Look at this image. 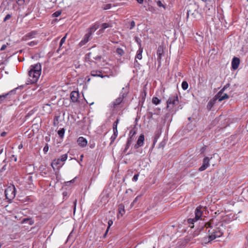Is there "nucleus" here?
Here are the masks:
<instances>
[{
  "label": "nucleus",
  "instance_id": "nucleus-28",
  "mask_svg": "<svg viewBox=\"0 0 248 248\" xmlns=\"http://www.w3.org/2000/svg\"><path fill=\"white\" fill-rule=\"evenodd\" d=\"M64 133L65 129L64 128H61L60 130L58 131V134L59 136L61 138H63V137H64Z\"/></svg>",
  "mask_w": 248,
  "mask_h": 248
},
{
  "label": "nucleus",
  "instance_id": "nucleus-30",
  "mask_svg": "<svg viewBox=\"0 0 248 248\" xmlns=\"http://www.w3.org/2000/svg\"><path fill=\"white\" fill-rule=\"evenodd\" d=\"M29 0H16V3L19 6L23 5L25 3H28Z\"/></svg>",
  "mask_w": 248,
  "mask_h": 248
},
{
  "label": "nucleus",
  "instance_id": "nucleus-13",
  "mask_svg": "<svg viewBox=\"0 0 248 248\" xmlns=\"http://www.w3.org/2000/svg\"><path fill=\"white\" fill-rule=\"evenodd\" d=\"M240 64V59L234 57L232 61V68L236 70L238 68Z\"/></svg>",
  "mask_w": 248,
  "mask_h": 248
},
{
  "label": "nucleus",
  "instance_id": "nucleus-43",
  "mask_svg": "<svg viewBox=\"0 0 248 248\" xmlns=\"http://www.w3.org/2000/svg\"><path fill=\"white\" fill-rule=\"evenodd\" d=\"M229 96L227 93H223V97H220L221 100L229 98Z\"/></svg>",
  "mask_w": 248,
  "mask_h": 248
},
{
  "label": "nucleus",
  "instance_id": "nucleus-16",
  "mask_svg": "<svg viewBox=\"0 0 248 248\" xmlns=\"http://www.w3.org/2000/svg\"><path fill=\"white\" fill-rule=\"evenodd\" d=\"M79 93L78 91H72L70 93V98L73 102H77L78 100Z\"/></svg>",
  "mask_w": 248,
  "mask_h": 248
},
{
  "label": "nucleus",
  "instance_id": "nucleus-19",
  "mask_svg": "<svg viewBox=\"0 0 248 248\" xmlns=\"http://www.w3.org/2000/svg\"><path fill=\"white\" fill-rule=\"evenodd\" d=\"M143 51V48H139V49L138 50L137 52V54L135 57V64L136 65L137 64H139L138 61L136 60L137 59L139 60H141L142 58V53Z\"/></svg>",
  "mask_w": 248,
  "mask_h": 248
},
{
  "label": "nucleus",
  "instance_id": "nucleus-54",
  "mask_svg": "<svg viewBox=\"0 0 248 248\" xmlns=\"http://www.w3.org/2000/svg\"><path fill=\"white\" fill-rule=\"evenodd\" d=\"M6 47H7V46H6V45L4 44V45H3L1 47V48H0V50L1 51L4 50L6 49Z\"/></svg>",
  "mask_w": 248,
  "mask_h": 248
},
{
  "label": "nucleus",
  "instance_id": "nucleus-61",
  "mask_svg": "<svg viewBox=\"0 0 248 248\" xmlns=\"http://www.w3.org/2000/svg\"><path fill=\"white\" fill-rule=\"evenodd\" d=\"M22 147H23V145H22V144H20V145L18 146V148L19 149H21Z\"/></svg>",
  "mask_w": 248,
  "mask_h": 248
},
{
  "label": "nucleus",
  "instance_id": "nucleus-6",
  "mask_svg": "<svg viewBox=\"0 0 248 248\" xmlns=\"http://www.w3.org/2000/svg\"><path fill=\"white\" fill-rule=\"evenodd\" d=\"M128 93V91H126L124 88H123L122 91L120 93L119 96L112 102L113 107L115 108L118 107L123 101Z\"/></svg>",
  "mask_w": 248,
  "mask_h": 248
},
{
  "label": "nucleus",
  "instance_id": "nucleus-35",
  "mask_svg": "<svg viewBox=\"0 0 248 248\" xmlns=\"http://www.w3.org/2000/svg\"><path fill=\"white\" fill-rule=\"evenodd\" d=\"M101 58H102V57H101V55L99 54V55H95V53L93 51V56H92V58L93 59H94L95 60H100Z\"/></svg>",
  "mask_w": 248,
  "mask_h": 248
},
{
  "label": "nucleus",
  "instance_id": "nucleus-34",
  "mask_svg": "<svg viewBox=\"0 0 248 248\" xmlns=\"http://www.w3.org/2000/svg\"><path fill=\"white\" fill-rule=\"evenodd\" d=\"M136 132V130L135 129V128L132 129L129 132V136L134 138Z\"/></svg>",
  "mask_w": 248,
  "mask_h": 248
},
{
  "label": "nucleus",
  "instance_id": "nucleus-55",
  "mask_svg": "<svg viewBox=\"0 0 248 248\" xmlns=\"http://www.w3.org/2000/svg\"><path fill=\"white\" fill-rule=\"evenodd\" d=\"M113 135H115L116 136H118V130L117 129L113 130Z\"/></svg>",
  "mask_w": 248,
  "mask_h": 248
},
{
  "label": "nucleus",
  "instance_id": "nucleus-9",
  "mask_svg": "<svg viewBox=\"0 0 248 248\" xmlns=\"http://www.w3.org/2000/svg\"><path fill=\"white\" fill-rule=\"evenodd\" d=\"M212 158V157H205L203 159L202 165L199 168V171H202L208 168L210 166V160Z\"/></svg>",
  "mask_w": 248,
  "mask_h": 248
},
{
  "label": "nucleus",
  "instance_id": "nucleus-25",
  "mask_svg": "<svg viewBox=\"0 0 248 248\" xmlns=\"http://www.w3.org/2000/svg\"><path fill=\"white\" fill-rule=\"evenodd\" d=\"M195 219V217L193 218H189L187 219V222L189 225V227H190L191 228L194 227V223L197 221V220Z\"/></svg>",
  "mask_w": 248,
  "mask_h": 248
},
{
  "label": "nucleus",
  "instance_id": "nucleus-11",
  "mask_svg": "<svg viewBox=\"0 0 248 248\" xmlns=\"http://www.w3.org/2000/svg\"><path fill=\"white\" fill-rule=\"evenodd\" d=\"M230 86V84L228 83L226 84L223 88L215 96V98L218 100V101L221 102L222 100H221L220 97H223V93L224 91L228 88Z\"/></svg>",
  "mask_w": 248,
  "mask_h": 248
},
{
  "label": "nucleus",
  "instance_id": "nucleus-31",
  "mask_svg": "<svg viewBox=\"0 0 248 248\" xmlns=\"http://www.w3.org/2000/svg\"><path fill=\"white\" fill-rule=\"evenodd\" d=\"M116 52L118 55H119L120 56H123L124 53V50L120 47L117 48Z\"/></svg>",
  "mask_w": 248,
  "mask_h": 248
},
{
  "label": "nucleus",
  "instance_id": "nucleus-42",
  "mask_svg": "<svg viewBox=\"0 0 248 248\" xmlns=\"http://www.w3.org/2000/svg\"><path fill=\"white\" fill-rule=\"evenodd\" d=\"M131 144L130 143H129L128 142H126V145H125V148H124V153H126V151L128 150V149L129 148L130 146L131 145Z\"/></svg>",
  "mask_w": 248,
  "mask_h": 248
},
{
  "label": "nucleus",
  "instance_id": "nucleus-8",
  "mask_svg": "<svg viewBox=\"0 0 248 248\" xmlns=\"http://www.w3.org/2000/svg\"><path fill=\"white\" fill-rule=\"evenodd\" d=\"M206 211V207L199 206H198L195 211V220H199L201 219V217L202 216L203 211Z\"/></svg>",
  "mask_w": 248,
  "mask_h": 248
},
{
  "label": "nucleus",
  "instance_id": "nucleus-52",
  "mask_svg": "<svg viewBox=\"0 0 248 248\" xmlns=\"http://www.w3.org/2000/svg\"><path fill=\"white\" fill-rule=\"evenodd\" d=\"M199 232H200V231H195L194 232L193 234H192V236L193 237H196L198 235H199Z\"/></svg>",
  "mask_w": 248,
  "mask_h": 248
},
{
  "label": "nucleus",
  "instance_id": "nucleus-36",
  "mask_svg": "<svg viewBox=\"0 0 248 248\" xmlns=\"http://www.w3.org/2000/svg\"><path fill=\"white\" fill-rule=\"evenodd\" d=\"M62 12L61 11H57L55 12H54L53 14H52V16L54 17H58L59 16L61 15Z\"/></svg>",
  "mask_w": 248,
  "mask_h": 248
},
{
  "label": "nucleus",
  "instance_id": "nucleus-26",
  "mask_svg": "<svg viewBox=\"0 0 248 248\" xmlns=\"http://www.w3.org/2000/svg\"><path fill=\"white\" fill-rule=\"evenodd\" d=\"M23 222L28 223L30 225L34 224V221L31 218H24L23 220Z\"/></svg>",
  "mask_w": 248,
  "mask_h": 248
},
{
  "label": "nucleus",
  "instance_id": "nucleus-50",
  "mask_svg": "<svg viewBox=\"0 0 248 248\" xmlns=\"http://www.w3.org/2000/svg\"><path fill=\"white\" fill-rule=\"evenodd\" d=\"M111 7V4H107L105 5V7H104V9L105 10H108L110 9Z\"/></svg>",
  "mask_w": 248,
  "mask_h": 248
},
{
  "label": "nucleus",
  "instance_id": "nucleus-7",
  "mask_svg": "<svg viewBox=\"0 0 248 248\" xmlns=\"http://www.w3.org/2000/svg\"><path fill=\"white\" fill-rule=\"evenodd\" d=\"M6 198L8 200H13L16 196V188L15 187H9L5 190Z\"/></svg>",
  "mask_w": 248,
  "mask_h": 248
},
{
  "label": "nucleus",
  "instance_id": "nucleus-62",
  "mask_svg": "<svg viewBox=\"0 0 248 248\" xmlns=\"http://www.w3.org/2000/svg\"><path fill=\"white\" fill-rule=\"evenodd\" d=\"M75 179H76V178H75L74 179L72 180L71 181L68 182V183H73L75 181Z\"/></svg>",
  "mask_w": 248,
  "mask_h": 248
},
{
  "label": "nucleus",
  "instance_id": "nucleus-40",
  "mask_svg": "<svg viewBox=\"0 0 248 248\" xmlns=\"http://www.w3.org/2000/svg\"><path fill=\"white\" fill-rule=\"evenodd\" d=\"M102 29L101 30L102 31L104 30L105 29L108 28L109 27V25L108 23H103L102 24Z\"/></svg>",
  "mask_w": 248,
  "mask_h": 248
},
{
  "label": "nucleus",
  "instance_id": "nucleus-60",
  "mask_svg": "<svg viewBox=\"0 0 248 248\" xmlns=\"http://www.w3.org/2000/svg\"><path fill=\"white\" fill-rule=\"evenodd\" d=\"M138 196H137L133 201V202H136L138 200Z\"/></svg>",
  "mask_w": 248,
  "mask_h": 248
},
{
  "label": "nucleus",
  "instance_id": "nucleus-18",
  "mask_svg": "<svg viewBox=\"0 0 248 248\" xmlns=\"http://www.w3.org/2000/svg\"><path fill=\"white\" fill-rule=\"evenodd\" d=\"M163 49L161 46H159L157 50V60L159 62V65L161 64V61L162 58V56L163 54Z\"/></svg>",
  "mask_w": 248,
  "mask_h": 248
},
{
  "label": "nucleus",
  "instance_id": "nucleus-21",
  "mask_svg": "<svg viewBox=\"0 0 248 248\" xmlns=\"http://www.w3.org/2000/svg\"><path fill=\"white\" fill-rule=\"evenodd\" d=\"M99 27V24L98 23H95L94 25L92 26L88 30L87 33H91V35H92L93 33Z\"/></svg>",
  "mask_w": 248,
  "mask_h": 248
},
{
  "label": "nucleus",
  "instance_id": "nucleus-2",
  "mask_svg": "<svg viewBox=\"0 0 248 248\" xmlns=\"http://www.w3.org/2000/svg\"><path fill=\"white\" fill-rule=\"evenodd\" d=\"M41 64L39 62L30 66L28 75L31 84H34L37 82L41 75Z\"/></svg>",
  "mask_w": 248,
  "mask_h": 248
},
{
  "label": "nucleus",
  "instance_id": "nucleus-49",
  "mask_svg": "<svg viewBox=\"0 0 248 248\" xmlns=\"http://www.w3.org/2000/svg\"><path fill=\"white\" fill-rule=\"evenodd\" d=\"M206 147L207 146L204 145L201 148L200 151L202 154L205 152L206 150Z\"/></svg>",
  "mask_w": 248,
  "mask_h": 248
},
{
  "label": "nucleus",
  "instance_id": "nucleus-22",
  "mask_svg": "<svg viewBox=\"0 0 248 248\" xmlns=\"http://www.w3.org/2000/svg\"><path fill=\"white\" fill-rule=\"evenodd\" d=\"M118 211L119 215H118V217H119V215L123 216L125 214L124 206L123 204L121 203L118 205Z\"/></svg>",
  "mask_w": 248,
  "mask_h": 248
},
{
  "label": "nucleus",
  "instance_id": "nucleus-51",
  "mask_svg": "<svg viewBox=\"0 0 248 248\" xmlns=\"http://www.w3.org/2000/svg\"><path fill=\"white\" fill-rule=\"evenodd\" d=\"M11 17V16L10 14L7 15L5 18H4L3 21L5 22L7 21V20H9Z\"/></svg>",
  "mask_w": 248,
  "mask_h": 248
},
{
  "label": "nucleus",
  "instance_id": "nucleus-15",
  "mask_svg": "<svg viewBox=\"0 0 248 248\" xmlns=\"http://www.w3.org/2000/svg\"><path fill=\"white\" fill-rule=\"evenodd\" d=\"M77 142L81 147H85L87 144V140L83 137H79L77 140Z\"/></svg>",
  "mask_w": 248,
  "mask_h": 248
},
{
  "label": "nucleus",
  "instance_id": "nucleus-27",
  "mask_svg": "<svg viewBox=\"0 0 248 248\" xmlns=\"http://www.w3.org/2000/svg\"><path fill=\"white\" fill-rule=\"evenodd\" d=\"M59 119L60 116H55L53 119V125L54 126H57L58 125L59 123Z\"/></svg>",
  "mask_w": 248,
  "mask_h": 248
},
{
  "label": "nucleus",
  "instance_id": "nucleus-1",
  "mask_svg": "<svg viewBox=\"0 0 248 248\" xmlns=\"http://www.w3.org/2000/svg\"><path fill=\"white\" fill-rule=\"evenodd\" d=\"M205 227L208 233V242L221 237L223 234V227L222 224L219 225H212L210 222H207L205 224Z\"/></svg>",
  "mask_w": 248,
  "mask_h": 248
},
{
  "label": "nucleus",
  "instance_id": "nucleus-37",
  "mask_svg": "<svg viewBox=\"0 0 248 248\" xmlns=\"http://www.w3.org/2000/svg\"><path fill=\"white\" fill-rule=\"evenodd\" d=\"M157 5L159 7H163L164 9H166V6L162 3L160 0H157L156 1Z\"/></svg>",
  "mask_w": 248,
  "mask_h": 248
},
{
  "label": "nucleus",
  "instance_id": "nucleus-45",
  "mask_svg": "<svg viewBox=\"0 0 248 248\" xmlns=\"http://www.w3.org/2000/svg\"><path fill=\"white\" fill-rule=\"evenodd\" d=\"M117 137V136H116L115 135H114L113 134L112 135V136L110 137V143H112V142H113L114 141V140L116 139Z\"/></svg>",
  "mask_w": 248,
  "mask_h": 248
},
{
  "label": "nucleus",
  "instance_id": "nucleus-48",
  "mask_svg": "<svg viewBox=\"0 0 248 248\" xmlns=\"http://www.w3.org/2000/svg\"><path fill=\"white\" fill-rule=\"evenodd\" d=\"M135 26V22L134 21H132L131 22H130V27L129 28V29L130 30H132V29H133Z\"/></svg>",
  "mask_w": 248,
  "mask_h": 248
},
{
  "label": "nucleus",
  "instance_id": "nucleus-17",
  "mask_svg": "<svg viewBox=\"0 0 248 248\" xmlns=\"http://www.w3.org/2000/svg\"><path fill=\"white\" fill-rule=\"evenodd\" d=\"M91 75L93 77H98L102 78L106 77H108L107 75H103L102 71L100 70H93L91 72Z\"/></svg>",
  "mask_w": 248,
  "mask_h": 248
},
{
  "label": "nucleus",
  "instance_id": "nucleus-39",
  "mask_svg": "<svg viewBox=\"0 0 248 248\" xmlns=\"http://www.w3.org/2000/svg\"><path fill=\"white\" fill-rule=\"evenodd\" d=\"M67 34H66L64 36H63L61 40L60 43V47H61L62 44L65 42Z\"/></svg>",
  "mask_w": 248,
  "mask_h": 248
},
{
  "label": "nucleus",
  "instance_id": "nucleus-57",
  "mask_svg": "<svg viewBox=\"0 0 248 248\" xmlns=\"http://www.w3.org/2000/svg\"><path fill=\"white\" fill-rule=\"evenodd\" d=\"M120 122V118H117L116 120L114 122L116 124H118Z\"/></svg>",
  "mask_w": 248,
  "mask_h": 248
},
{
  "label": "nucleus",
  "instance_id": "nucleus-53",
  "mask_svg": "<svg viewBox=\"0 0 248 248\" xmlns=\"http://www.w3.org/2000/svg\"><path fill=\"white\" fill-rule=\"evenodd\" d=\"M113 224V221L112 220H109L108 221V230L110 227Z\"/></svg>",
  "mask_w": 248,
  "mask_h": 248
},
{
  "label": "nucleus",
  "instance_id": "nucleus-12",
  "mask_svg": "<svg viewBox=\"0 0 248 248\" xmlns=\"http://www.w3.org/2000/svg\"><path fill=\"white\" fill-rule=\"evenodd\" d=\"M92 35H91V33H87L85 34L83 38L80 41V42L79 43V46H81L84 45H85L86 43H87L90 40L91 37Z\"/></svg>",
  "mask_w": 248,
  "mask_h": 248
},
{
  "label": "nucleus",
  "instance_id": "nucleus-33",
  "mask_svg": "<svg viewBox=\"0 0 248 248\" xmlns=\"http://www.w3.org/2000/svg\"><path fill=\"white\" fill-rule=\"evenodd\" d=\"M188 87L187 82L186 81H184L182 83V88L184 90H186Z\"/></svg>",
  "mask_w": 248,
  "mask_h": 248
},
{
  "label": "nucleus",
  "instance_id": "nucleus-32",
  "mask_svg": "<svg viewBox=\"0 0 248 248\" xmlns=\"http://www.w3.org/2000/svg\"><path fill=\"white\" fill-rule=\"evenodd\" d=\"M135 42L138 44L139 48H142L141 47V41L140 38L137 36L135 37Z\"/></svg>",
  "mask_w": 248,
  "mask_h": 248
},
{
  "label": "nucleus",
  "instance_id": "nucleus-41",
  "mask_svg": "<svg viewBox=\"0 0 248 248\" xmlns=\"http://www.w3.org/2000/svg\"><path fill=\"white\" fill-rule=\"evenodd\" d=\"M48 149H49L48 145L47 144H46V145L43 148V152H44V154H46V153L48 151Z\"/></svg>",
  "mask_w": 248,
  "mask_h": 248
},
{
  "label": "nucleus",
  "instance_id": "nucleus-46",
  "mask_svg": "<svg viewBox=\"0 0 248 248\" xmlns=\"http://www.w3.org/2000/svg\"><path fill=\"white\" fill-rule=\"evenodd\" d=\"M77 200L76 199L74 202H73V210H74V213L75 214L76 210V205H77Z\"/></svg>",
  "mask_w": 248,
  "mask_h": 248
},
{
  "label": "nucleus",
  "instance_id": "nucleus-47",
  "mask_svg": "<svg viewBox=\"0 0 248 248\" xmlns=\"http://www.w3.org/2000/svg\"><path fill=\"white\" fill-rule=\"evenodd\" d=\"M139 176V174H135L132 178V181L134 182H136L138 179Z\"/></svg>",
  "mask_w": 248,
  "mask_h": 248
},
{
  "label": "nucleus",
  "instance_id": "nucleus-58",
  "mask_svg": "<svg viewBox=\"0 0 248 248\" xmlns=\"http://www.w3.org/2000/svg\"><path fill=\"white\" fill-rule=\"evenodd\" d=\"M136 0L140 4H142L143 3V0Z\"/></svg>",
  "mask_w": 248,
  "mask_h": 248
},
{
  "label": "nucleus",
  "instance_id": "nucleus-20",
  "mask_svg": "<svg viewBox=\"0 0 248 248\" xmlns=\"http://www.w3.org/2000/svg\"><path fill=\"white\" fill-rule=\"evenodd\" d=\"M217 100V99L215 96L213 98L211 99L207 104V108L208 110H211L216 104Z\"/></svg>",
  "mask_w": 248,
  "mask_h": 248
},
{
  "label": "nucleus",
  "instance_id": "nucleus-38",
  "mask_svg": "<svg viewBox=\"0 0 248 248\" xmlns=\"http://www.w3.org/2000/svg\"><path fill=\"white\" fill-rule=\"evenodd\" d=\"M38 43V42L37 41H32L30 42H29L27 44H28V45H29L30 46H34L37 45Z\"/></svg>",
  "mask_w": 248,
  "mask_h": 248
},
{
  "label": "nucleus",
  "instance_id": "nucleus-64",
  "mask_svg": "<svg viewBox=\"0 0 248 248\" xmlns=\"http://www.w3.org/2000/svg\"><path fill=\"white\" fill-rule=\"evenodd\" d=\"M108 229H107V230H106V232H105V234H104V236H105L107 235V233H108Z\"/></svg>",
  "mask_w": 248,
  "mask_h": 248
},
{
  "label": "nucleus",
  "instance_id": "nucleus-4",
  "mask_svg": "<svg viewBox=\"0 0 248 248\" xmlns=\"http://www.w3.org/2000/svg\"><path fill=\"white\" fill-rule=\"evenodd\" d=\"M206 3L204 10L207 16H211L215 14L216 3L214 0H202Z\"/></svg>",
  "mask_w": 248,
  "mask_h": 248
},
{
  "label": "nucleus",
  "instance_id": "nucleus-44",
  "mask_svg": "<svg viewBox=\"0 0 248 248\" xmlns=\"http://www.w3.org/2000/svg\"><path fill=\"white\" fill-rule=\"evenodd\" d=\"M134 140V138H132V137L128 136V138L127 140V142L131 144Z\"/></svg>",
  "mask_w": 248,
  "mask_h": 248
},
{
  "label": "nucleus",
  "instance_id": "nucleus-3",
  "mask_svg": "<svg viewBox=\"0 0 248 248\" xmlns=\"http://www.w3.org/2000/svg\"><path fill=\"white\" fill-rule=\"evenodd\" d=\"M179 104V99L176 93L172 94L168 98L167 101V109L170 112H175L176 111V106Z\"/></svg>",
  "mask_w": 248,
  "mask_h": 248
},
{
  "label": "nucleus",
  "instance_id": "nucleus-5",
  "mask_svg": "<svg viewBox=\"0 0 248 248\" xmlns=\"http://www.w3.org/2000/svg\"><path fill=\"white\" fill-rule=\"evenodd\" d=\"M67 154H65L61 156V158L55 159L51 163V166L54 170L59 169L62 167L67 159Z\"/></svg>",
  "mask_w": 248,
  "mask_h": 248
},
{
  "label": "nucleus",
  "instance_id": "nucleus-23",
  "mask_svg": "<svg viewBox=\"0 0 248 248\" xmlns=\"http://www.w3.org/2000/svg\"><path fill=\"white\" fill-rule=\"evenodd\" d=\"M17 89V88H16L15 90H12L10 92H9L8 93H6L5 94H3V95H0V103H2L4 100L11 93H15V92H16V90Z\"/></svg>",
  "mask_w": 248,
  "mask_h": 248
},
{
  "label": "nucleus",
  "instance_id": "nucleus-14",
  "mask_svg": "<svg viewBox=\"0 0 248 248\" xmlns=\"http://www.w3.org/2000/svg\"><path fill=\"white\" fill-rule=\"evenodd\" d=\"M144 140V136L143 134H141L137 141L136 144L135 145V148L137 149L143 145Z\"/></svg>",
  "mask_w": 248,
  "mask_h": 248
},
{
  "label": "nucleus",
  "instance_id": "nucleus-24",
  "mask_svg": "<svg viewBox=\"0 0 248 248\" xmlns=\"http://www.w3.org/2000/svg\"><path fill=\"white\" fill-rule=\"evenodd\" d=\"M93 55V51L88 53L85 55V62H92V58Z\"/></svg>",
  "mask_w": 248,
  "mask_h": 248
},
{
  "label": "nucleus",
  "instance_id": "nucleus-59",
  "mask_svg": "<svg viewBox=\"0 0 248 248\" xmlns=\"http://www.w3.org/2000/svg\"><path fill=\"white\" fill-rule=\"evenodd\" d=\"M6 135V132H3L1 134V136L2 137H4V136H5Z\"/></svg>",
  "mask_w": 248,
  "mask_h": 248
},
{
  "label": "nucleus",
  "instance_id": "nucleus-29",
  "mask_svg": "<svg viewBox=\"0 0 248 248\" xmlns=\"http://www.w3.org/2000/svg\"><path fill=\"white\" fill-rule=\"evenodd\" d=\"M161 102V100L156 97H153L152 98V103L155 105H158Z\"/></svg>",
  "mask_w": 248,
  "mask_h": 248
},
{
  "label": "nucleus",
  "instance_id": "nucleus-56",
  "mask_svg": "<svg viewBox=\"0 0 248 248\" xmlns=\"http://www.w3.org/2000/svg\"><path fill=\"white\" fill-rule=\"evenodd\" d=\"M117 124H116L115 123L113 124V130L117 129Z\"/></svg>",
  "mask_w": 248,
  "mask_h": 248
},
{
  "label": "nucleus",
  "instance_id": "nucleus-10",
  "mask_svg": "<svg viewBox=\"0 0 248 248\" xmlns=\"http://www.w3.org/2000/svg\"><path fill=\"white\" fill-rule=\"evenodd\" d=\"M37 34L38 32L37 31H31V32H28L25 35H24L22 38V40L24 41H27L28 40L34 38L35 37Z\"/></svg>",
  "mask_w": 248,
  "mask_h": 248
},
{
  "label": "nucleus",
  "instance_id": "nucleus-63",
  "mask_svg": "<svg viewBox=\"0 0 248 248\" xmlns=\"http://www.w3.org/2000/svg\"><path fill=\"white\" fill-rule=\"evenodd\" d=\"M108 229H107V230H106V232H105V234H104V236H105L107 235V233H108Z\"/></svg>",
  "mask_w": 248,
  "mask_h": 248
}]
</instances>
